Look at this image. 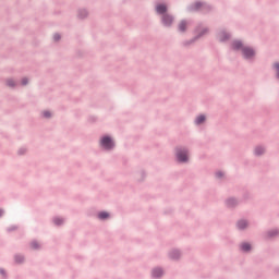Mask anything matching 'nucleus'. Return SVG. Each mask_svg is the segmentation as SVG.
Here are the masks:
<instances>
[{
  "mask_svg": "<svg viewBox=\"0 0 279 279\" xmlns=\"http://www.w3.org/2000/svg\"><path fill=\"white\" fill-rule=\"evenodd\" d=\"M162 23L166 27H169L171 26V23H173V17H171V15H163Z\"/></svg>",
  "mask_w": 279,
  "mask_h": 279,
  "instance_id": "nucleus-4",
  "label": "nucleus"
},
{
  "mask_svg": "<svg viewBox=\"0 0 279 279\" xmlns=\"http://www.w3.org/2000/svg\"><path fill=\"white\" fill-rule=\"evenodd\" d=\"M238 228H239L240 230H244V228H247V221H245V220L239 221V222H238Z\"/></svg>",
  "mask_w": 279,
  "mask_h": 279,
  "instance_id": "nucleus-9",
  "label": "nucleus"
},
{
  "mask_svg": "<svg viewBox=\"0 0 279 279\" xmlns=\"http://www.w3.org/2000/svg\"><path fill=\"white\" fill-rule=\"evenodd\" d=\"M242 47H243V44L241 41L233 43V49H241Z\"/></svg>",
  "mask_w": 279,
  "mask_h": 279,
  "instance_id": "nucleus-14",
  "label": "nucleus"
},
{
  "mask_svg": "<svg viewBox=\"0 0 279 279\" xmlns=\"http://www.w3.org/2000/svg\"><path fill=\"white\" fill-rule=\"evenodd\" d=\"M15 260L16 263H23V256H16Z\"/></svg>",
  "mask_w": 279,
  "mask_h": 279,
  "instance_id": "nucleus-19",
  "label": "nucleus"
},
{
  "mask_svg": "<svg viewBox=\"0 0 279 279\" xmlns=\"http://www.w3.org/2000/svg\"><path fill=\"white\" fill-rule=\"evenodd\" d=\"M219 38L221 41H223V40H228V38H230V36L226 33H220Z\"/></svg>",
  "mask_w": 279,
  "mask_h": 279,
  "instance_id": "nucleus-13",
  "label": "nucleus"
},
{
  "mask_svg": "<svg viewBox=\"0 0 279 279\" xmlns=\"http://www.w3.org/2000/svg\"><path fill=\"white\" fill-rule=\"evenodd\" d=\"M44 117H45L46 119H49V117H51V112H49V111H44Z\"/></svg>",
  "mask_w": 279,
  "mask_h": 279,
  "instance_id": "nucleus-17",
  "label": "nucleus"
},
{
  "mask_svg": "<svg viewBox=\"0 0 279 279\" xmlns=\"http://www.w3.org/2000/svg\"><path fill=\"white\" fill-rule=\"evenodd\" d=\"M31 247H32L33 250H38V247H39L38 242H32Z\"/></svg>",
  "mask_w": 279,
  "mask_h": 279,
  "instance_id": "nucleus-15",
  "label": "nucleus"
},
{
  "mask_svg": "<svg viewBox=\"0 0 279 279\" xmlns=\"http://www.w3.org/2000/svg\"><path fill=\"white\" fill-rule=\"evenodd\" d=\"M54 223H56L57 226H60V223H62V219L56 218V219H54Z\"/></svg>",
  "mask_w": 279,
  "mask_h": 279,
  "instance_id": "nucleus-18",
  "label": "nucleus"
},
{
  "mask_svg": "<svg viewBox=\"0 0 279 279\" xmlns=\"http://www.w3.org/2000/svg\"><path fill=\"white\" fill-rule=\"evenodd\" d=\"M22 84H23V86H25L27 84V78H23Z\"/></svg>",
  "mask_w": 279,
  "mask_h": 279,
  "instance_id": "nucleus-22",
  "label": "nucleus"
},
{
  "mask_svg": "<svg viewBox=\"0 0 279 279\" xmlns=\"http://www.w3.org/2000/svg\"><path fill=\"white\" fill-rule=\"evenodd\" d=\"M201 5H202V2H196L194 4V10H199Z\"/></svg>",
  "mask_w": 279,
  "mask_h": 279,
  "instance_id": "nucleus-16",
  "label": "nucleus"
},
{
  "mask_svg": "<svg viewBox=\"0 0 279 279\" xmlns=\"http://www.w3.org/2000/svg\"><path fill=\"white\" fill-rule=\"evenodd\" d=\"M7 84H8V86H14V81L9 80V81L7 82Z\"/></svg>",
  "mask_w": 279,
  "mask_h": 279,
  "instance_id": "nucleus-20",
  "label": "nucleus"
},
{
  "mask_svg": "<svg viewBox=\"0 0 279 279\" xmlns=\"http://www.w3.org/2000/svg\"><path fill=\"white\" fill-rule=\"evenodd\" d=\"M53 38H54V40H60V35L59 34H54Z\"/></svg>",
  "mask_w": 279,
  "mask_h": 279,
  "instance_id": "nucleus-21",
  "label": "nucleus"
},
{
  "mask_svg": "<svg viewBox=\"0 0 279 279\" xmlns=\"http://www.w3.org/2000/svg\"><path fill=\"white\" fill-rule=\"evenodd\" d=\"M206 121V116H198L195 120L196 125H202Z\"/></svg>",
  "mask_w": 279,
  "mask_h": 279,
  "instance_id": "nucleus-7",
  "label": "nucleus"
},
{
  "mask_svg": "<svg viewBox=\"0 0 279 279\" xmlns=\"http://www.w3.org/2000/svg\"><path fill=\"white\" fill-rule=\"evenodd\" d=\"M98 217L100 219H108V217H110V214H108V211H102L98 214Z\"/></svg>",
  "mask_w": 279,
  "mask_h": 279,
  "instance_id": "nucleus-10",
  "label": "nucleus"
},
{
  "mask_svg": "<svg viewBox=\"0 0 279 279\" xmlns=\"http://www.w3.org/2000/svg\"><path fill=\"white\" fill-rule=\"evenodd\" d=\"M242 52L244 58H252L254 56V49L252 48L243 47Z\"/></svg>",
  "mask_w": 279,
  "mask_h": 279,
  "instance_id": "nucleus-3",
  "label": "nucleus"
},
{
  "mask_svg": "<svg viewBox=\"0 0 279 279\" xmlns=\"http://www.w3.org/2000/svg\"><path fill=\"white\" fill-rule=\"evenodd\" d=\"M100 145L105 149H112V147H114V142H112V138L109 136H105L100 140Z\"/></svg>",
  "mask_w": 279,
  "mask_h": 279,
  "instance_id": "nucleus-1",
  "label": "nucleus"
},
{
  "mask_svg": "<svg viewBox=\"0 0 279 279\" xmlns=\"http://www.w3.org/2000/svg\"><path fill=\"white\" fill-rule=\"evenodd\" d=\"M1 215H3V210L0 209V217H1Z\"/></svg>",
  "mask_w": 279,
  "mask_h": 279,
  "instance_id": "nucleus-24",
  "label": "nucleus"
},
{
  "mask_svg": "<svg viewBox=\"0 0 279 279\" xmlns=\"http://www.w3.org/2000/svg\"><path fill=\"white\" fill-rule=\"evenodd\" d=\"M160 276H162V269L156 268L155 270H153L154 278H160Z\"/></svg>",
  "mask_w": 279,
  "mask_h": 279,
  "instance_id": "nucleus-8",
  "label": "nucleus"
},
{
  "mask_svg": "<svg viewBox=\"0 0 279 279\" xmlns=\"http://www.w3.org/2000/svg\"><path fill=\"white\" fill-rule=\"evenodd\" d=\"M251 250H252V245H250V243L241 244V251L242 252H250Z\"/></svg>",
  "mask_w": 279,
  "mask_h": 279,
  "instance_id": "nucleus-6",
  "label": "nucleus"
},
{
  "mask_svg": "<svg viewBox=\"0 0 279 279\" xmlns=\"http://www.w3.org/2000/svg\"><path fill=\"white\" fill-rule=\"evenodd\" d=\"M156 10H157L158 14H165V12H167V5L159 4V5H157Z\"/></svg>",
  "mask_w": 279,
  "mask_h": 279,
  "instance_id": "nucleus-5",
  "label": "nucleus"
},
{
  "mask_svg": "<svg viewBox=\"0 0 279 279\" xmlns=\"http://www.w3.org/2000/svg\"><path fill=\"white\" fill-rule=\"evenodd\" d=\"M255 154L256 156H260L262 154H265V148L263 147L255 148Z\"/></svg>",
  "mask_w": 279,
  "mask_h": 279,
  "instance_id": "nucleus-11",
  "label": "nucleus"
},
{
  "mask_svg": "<svg viewBox=\"0 0 279 279\" xmlns=\"http://www.w3.org/2000/svg\"><path fill=\"white\" fill-rule=\"evenodd\" d=\"M179 29H180V32H185L186 31V22H181L180 24H179Z\"/></svg>",
  "mask_w": 279,
  "mask_h": 279,
  "instance_id": "nucleus-12",
  "label": "nucleus"
},
{
  "mask_svg": "<svg viewBox=\"0 0 279 279\" xmlns=\"http://www.w3.org/2000/svg\"><path fill=\"white\" fill-rule=\"evenodd\" d=\"M177 158L179 162H186L189 160V154L186 153V150L179 149L177 151Z\"/></svg>",
  "mask_w": 279,
  "mask_h": 279,
  "instance_id": "nucleus-2",
  "label": "nucleus"
},
{
  "mask_svg": "<svg viewBox=\"0 0 279 279\" xmlns=\"http://www.w3.org/2000/svg\"><path fill=\"white\" fill-rule=\"evenodd\" d=\"M217 178H221V175H223L221 172H217Z\"/></svg>",
  "mask_w": 279,
  "mask_h": 279,
  "instance_id": "nucleus-23",
  "label": "nucleus"
}]
</instances>
